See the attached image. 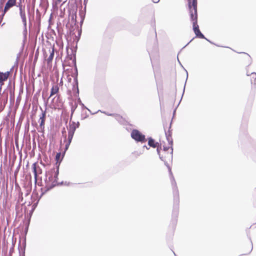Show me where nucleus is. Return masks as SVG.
Returning a JSON list of instances; mask_svg holds the SVG:
<instances>
[{
  "mask_svg": "<svg viewBox=\"0 0 256 256\" xmlns=\"http://www.w3.org/2000/svg\"><path fill=\"white\" fill-rule=\"evenodd\" d=\"M172 186L173 190L174 204L172 212V223L174 226H175L177 222V218L178 214L179 192L174 178L172 177Z\"/></svg>",
  "mask_w": 256,
  "mask_h": 256,
  "instance_id": "1",
  "label": "nucleus"
},
{
  "mask_svg": "<svg viewBox=\"0 0 256 256\" xmlns=\"http://www.w3.org/2000/svg\"><path fill=\"white\" fill-rule=\"evenodd\" d=\"M190 20L192 23L193 30L196 36L200 38L205 39L210 43L214 44L212 42L206 38L200 31L199 26L198 24V14H193L192 12V14H190Z\"/></svg>",
  "mask_w": 256,
  "mask_h": 256,
  "instance_id": "2",
  "label": "nucleus"
},
{
  "mask_svg": "<svg viewBox=\"0 0 256 256\" xmlns=\"http://www.w3.org/2000/svg\"><path fill=\"white\" fill-rule=\"evenodd\" d=\"M59 166L60 164H58V165L56 166V170L55 168H53L50 170L52 174H54L53 178L54 180V181H52L51 186H50L48 190H51L56 186L62 185L63 184V182H61L60 183L58 182V176L59 174Z\"/></svg>",
  "mask_w": 256,
  "mask_h": 256,
  "instance_id": "3",
  "label": "nucleus"
},
{
  "mask_svg": "<svg viewBox=\"0 0 256 256\" xmlns=\"http://www.w3.org/2000/svg\"><path fill=\"white\" fill-rule=\"evenodd\" d=\"M131 137L136 142L144 143L146 141L145 136L137 130H133L132 131Z\"/></svg>",
  "mask_w": 256,
  "mask_h": 256,
  "instance_id": "4",
  "label": "nucleus"
},
{
  "mask_svg": "<svg viewBox=\"0 0 256 256\" xmlns=\"http://www.w3.org/2000/svg\"><path fill=\"white\" fill-rule=\"evenodd\" d=\"M19 9L20 16L22 19L24 27V30L27 32L26 30V18L25 12V7L24 6H22L21 2H20L18 4L17 6Z\"/></svg>",
  "mask_w": 256,
  "mask_h": 256,
  "instance_id": "5",
  "label": "nucleus"
},
{
  "mask_svg": "<svg viewBox=\"0 0 256 256\" xmlns=\"http://www.w3.org/2000/svg\"><path fill=\"white\" fill-rule=\"evenodd\" d=\"M46 178L44 180V182L46 184V186L44 187V192H46L50 190H48V187L51 186L52 183V181H54V179L53 178V174L50 172V171L46 172L45 174Z\"/></svg>",
  "mask_w": 256,
  "mask_h": 256,
  "instance_id": "6",
  "label": "nucleus"
},
{
  "mask_svg": "<svg viewBox=\"0 0 256 256\" xmlns=\"http://www.w3.org/2000/svg\"><path fill=\"white\" fill-rule=\"evenodd\" d=\"M72 62L74 66V70H75V73L74 74L73 77H74V82L76 83V93L74 94L78 98V94H79V89L78 87V68L76 65V56H74V60H72Z\"/></svg>",
  "mask_w": 256,
  "mask_h": 256,
  "instance_id": "7",
  "label": "nucleus"
},
{
  "mask_svg": "<svg viewBox=\"0 0 256 256\" xmlns=\"http://www.w3.org/2000/svg\"><path fill=\"white\" fill-rule=\"evenodd\" d=\"M188 7L189 14H198L197 0H188Z\"/></svg>",
  "mask_w": 256,
  "mask_h": 256,
  "instance_id": "8",
  "label": "nucleus"
},
{
  "mask_svg": "<svg viewBox=\"0 0 256 256\" xmlns=\"http://www.w3.org/2000/svg\"><path fill=\"white\" fill-rule=\"evenodd\" d=\"M14 6H16V0H8V2H6L4 8V10H2V12L1 16H4L5 14L12 8L14 7Z\"/></svg>",
  "mask_w": 256,
  "mask_h": 256,
  "instance_id": "9",
  "label": "nucleus"
},
{
  "mask_svg": "<svg viewBox=\"0 0 256 256\" xmlns=\"http://www.w3.org/2000/svg\"><path fill=\"white\" fill-rule=\"evenodd\" d=\"M33 172L34 174V181L36 182L38 180V176L42 173V168L38 166L36 162H34L32 165Z\"/></svg>",
  "mask_w": 256,
  "mask_h": 256,
  "instance_id": "10",
  "label": "nucleus"
},
{
  "mask_svg": "<svg viewBox=\"0 0 256 256\" xmlns=\"http://www.w3.org/2000/svg\"><path fill=\"white\" fill-rule=\"evenodd\" d=\"M68 137L70 138H73V136L74 135V132L76 130V122H70V121L69 124H68Z\"/></svg>",
  "mask_w": 256,
  "mask_h": 256,
  "instance_id": "11",
  "label": "nucleus"
},
{
  "mask_svg": "<svg viewBox=\"0 0 256 256\" xmlns=\"http://www.w3.org/2000/svg\"><path fill=\"white\" fill-rule=\"evenodd\" d=\"M10 74V72H0V84L1 86L4 84V82L8 80Z\"/></svg>",
  "mask_w": 256,
  "mask_h": 256,
  "instance_id": "12",
  "label": "nucleus"
},
{
  "mask_svg": "<svg viewBox=\"0 0 256 256\" xmlns=\"http://www.w3.org/2000/svg\"><path fill=\"white\" fill-rule=\"evenodd\" d=\"M159 142H156L155 140L153 139L152 138L150 137L148 138V145L150 147L156 148V146H159Z\"/></svg>",
  "mask_w": 256,
  "mask_h": 256,
  "instance_id": "13",
  "label": "nucleus"
},
{
  "mask_svg": "<svg viewBox=\"0 0 256 256\" xmlns=\"http://www.w3.org/2000/svg\"><path fill=\"white\" fill-rule=\"evenodd\" d=\"M64 156V154H63L62 156L60 152H58L56 154V158H55L56 160V166L58 165V164H60V162H62Z\"/></svg>",
  "mask_w": 256,
  "mask_h": 256,
  "instance_id": "14",
  "label": "nucleus"
},
{
  "mask_svg": "<svg viewBox=\"0 0 256 256\" xmlns=\"http://www.w3.org/2000/svg\"><path fill=\"white\" fill-rule=\"evenodd\" d=\"M59 88L58 86H53L50 90V96H52L53 95L57 94L58 92Z\"/></svg>",
  "mask_w": 256,
  "mask_h": 256,
  "instance_id": "15",
  "label": "nucleus"
},
{
  "mask_svg": "<svg viewBox=\"0 0 256 256\" xmlns=\"http://www.w3.org/2000/svg\"><path fill=\"white\" fill-rule=\"evenodd\" d=\"M166 136L168 144L172 146V140L170 132H166Z\"/></svg>",
  "mask_w": 256,
  "mask_h": 256,
  "instance_id": "16",
  "label": "nucleus"
},
{
  "mask_svg": "<svg viewBox=\"0 0 256 256\" xmlns=\"http://www.w3.org/2000/svg\"><path fill=\"white\" fill-rule=\"evenodd\" d=\"M77 102H78V103L79 104L82 106V109L88 110L92 114H95V113H92V112L90 111V110L84 106V104L82 102L80 98L79 97L78 98Z\"/></svg>",
  "mask_w": 256,
  "mask_h": 256,
  "instance_id": "17",
  "label": "nucleus"
},
{
  "mask_svg": "<svg viewBox=\"0 0 256 256\" xmlns=\"http://www.w3.org/2000/svg\"><path fill=\"white\" fill-rule=\"evenodd\" d=\"M69 104L70 105V106L71 112L72 113V114H74V111L76 110V108L78 107V104L76 102H75L74 104H73L72 102H70Z\"/></svg>",
  "mask_w": 256,
  "mask_h": 256,
  "instance_id": "18",
  "label": "nucleus"
},
{
  "mask_svg": "<svg viewBox=\"0 0 256 256\" xmlns=\"http://www.w3.org/2000/svg\"><path fill=\"white\" fill-rule=\"evenodd\" d=\"M54 48H52V50L50 52L48 58L47 59L48 64H50L52 62L54 56Z\"/></svg>",
  "mask_w": 256,
  "mask_h": 256,
  "instance_id": "19",
  "label": "nucleus"
},
{
  "mask_svg": "<svg viewBox=\"0 0 256 256\" xmlns=\"http://www.w3.org/2000/svg\"><path fill=\"white\" fill-rule=\"evenodd\" d=\"M164 164L166 166V167L168 168V171H169V174H170V180H171V183L172 184V181L173 180L172 179V177L174 178L173 175H172V170H171V168L170 167V166L168 164V163L167 162H166V160H164Z\"/></svg>",
  "mask_w": 256,
  "mask_h": 256,
  "instance_id": "20",
  "label": "nucleus"
},
{
  "mask_svg": "<svg viewBox=\"0 0 256 256\" xmlns=\"http://www.w3.org/2000/svg\"><path fill=\"white\" fill-rule=\"evenodd\" d=\"M72 138H70V137L68 138V142L65 145V151L68 149V148L72 142Z\"/></svg>",
  "mask_w": 256,
  "mask_h": 256,
  "instance_id": "21",
  "label": "nucleus"
},
{
  "mask_svg": "<svg viewBox=\"0 0 256 256\" xmlns=\"http://www.w3.org/2000/svg\"><path fill=\"white\" fill-rule=\"evenodd\" d=\"M113 116H114L115 118V119L119 122H121V120L122 118V116L118 114H114V115Z\"/></svg>",
  "mask_w": 256,
  "mask_h": 256,
  "instance_id": "22",
  "label": "nucleus"
},
{
  "mask_svg": "<svg viewBox=\"0 0 256 256\" xmlns=\"http://www.w3.org/2000/svg\"><path fill=\"white\" fill-rule=\"evenodd\" d=\"M80 16L81 18L80 23H82V22L84 20L85 14L82 11H80Z\"/></svg>",
  "mask_w": 256,
  "mask_h": 256,
  "instance_id": "23",
  "label": "nucleus"
},
{
  "mask_svg": "<svg viewBox=\"0 0 256 256\" xmlns=\"http://www.w3.org/2000/svg\"><path fill=\"white\" fill-rule=\"evenodd\" d=\"M46 116V112H42V115L40 116V120H43V121H45Z\"/></svg>",
  "mask_w": 256,
  "mask_h": 256,
  "instance_id": "24",
  "label": "nucleus"
},
{
  "mask_svg": "<svg viewBox=\"0 0 256 256\" xmlns=\"http://www.w3.org/2000/svg\"><path fill=\"white\" fill-rule=\"evenodd\" d=\"M8 94H7L6 96V97L2 100L1 102H4V105L5 106V104L7 103L8 102Z\"/></svg>",
  "mask_w": 256,
  "mask_h": 256,
  "instance_id": "25",
  "label": "nucleus"
},
{
  "mask_svg": "<svg viewBox=\"0 0 256 256\" xmlns=\"http://www.w3.org/2000/svg\"><path fill=\"white\" fill-rule=\"evenodd\" d=\"M102 112V113H104V114H106V115H107V116H113L114 115V114H110V113H108V112H106L102 111V110H98L97 112ZM94 113H95V114H96V112H94Z\"/></svg>",
  "mask_w": 256,
  "mask_h": 256,
  "instance_id": "26",
  "label": "nucleus"
},
{
  "mask_svg": "<svg viewBox=\"0 0 256 256\" xmlns=\"http://www.w3.org/2000/svg\"><path fill=\"white\" fill-rule=\"evenodd\" d=\"M44 122H45V121H43V120H40V128L41 129H42L44 130Z\"/></svg>",
  "mask_w": 256,
  "mask_h": 256,
  "instance_id": "27",
  "label": "nucleus"
},
{
  "mask_svg": "<svg viewBox=\"0 0 256 256\" xmlns=\"http://www.w3.org/2000/svg\"><path fill=\"white\" fill-rule=\"evenodd\" d=\"M156 151H157V153L158 155L160 154V150H161V145L160 144H159V146H156Z\"/></svg>",
  "mask_w": 256,
  "mask_h": 256,
  "instance_id": "28",
  "label": "nucleus"
},
{
  "mask_svg": "<svg viewBox=\"0 0 256 256\" xmlns=\"http://www.w3.org/2000/svg\"><path fill=\"white\" fill-rule=\"evenodd\" d=\"M62 132V136H64V138L66 139V130L64 128H63Z\"/></svg>",
  "mask_w": 256,
  "mask_h": 256,
  "instance_id": "29",
  "label": "nucleus"
},
{
  "mask_svg": "<svg viewBox=\"0 0 256 256\" xmlns=\"http://www.w3.org/2000/svg\"><path fill=\"white\" fill-rule=\"evenodd\" d=\"M72 20H74L75 22H76V12L74 13V12H72Z\"/></svg>",
  "mask_w": 256,
  "mask_h": 256,
  "instance_id": "30",
  "label": "nucleus"
},
{
  "mask_svg": "<svg viewBox=\"0 0 256 256\" xmlns=\"http://www.w3.org/2000/svg\"><path fill=\"white\" fill-rule=\"evenodd\" d=\"M5 0H0V10L2 8V5Z\"/></svg>",
  "mask_w": 256,
  "mask_h": 256,
  "instance_id": "31",
  "label": "nucleus"
},
{
  "mask_svg": "<svg viewBox=\"0 0 256 256\" xmlns=\"http://www.w3.org/2000/svg\"><path fill=\"white\" fill-rule=\"evenodd\" d=\"M4 108V106H3L2 104V102H0V112H1Z\"/></svg>",
  "mask_w": 256,
  "mask_h": 256,
  "instance_id": "32",
  "label": "nucleus"
},
{
  "mask_svg": "<svg viewBox=\"0 0 256 256\" xmlns=\"http://www.w3.org/2000/svg\"><path fill=\"white\" fill-rule=\"evenodd\" d=\"M159 158H160L161 160H162V161H163V162H164V160H164V158L163 157V156H161V155H160V154L159 155Z\"/></svg>",
  "mask_w": 256,
  "mask_h": 256,
  "instance_id": "33",
  "label": "nucleus"
},
{
  "mask_svg": "<svg viewBox=\"0 0 256 256\" xmlns=\"http://www.w3.org/2000/svg\"><path fill=\"white\" fill-rule=\"evenodd\" d=\"M169 148V147H167V146H164L163 148V150L164 151V152H166L167 151Z\"/></svg>",
  "mask_w": 256,
  "mask_h": 256,
  "instance_id": "34",
  "label": "nucleus"
},
{
  "mask_svg": "<svg viewBox=\"0 0 256 256\" xmlns=\"http://www.w3.org/2000/svg\"><path fill=\"white\" fill-rule=\"evenodd\" d=\"M80 124L78 122L76 123V128H78L80 126Z\"/></svg>",
  "mask_w": 256,
  "mask_h": 256,
  "instance_id": "35",
  "label": "nucleus"
},
{
  "mask_svg": "<svg viewBox=\"0 0 256 256\" xmlns=\"http://www.w3.org/2000/svg\"><path fill=\"white\" fill-rule=\"evenodd\" d=\"M171 150H172V152H171V154H170V156L171 158L172 159V152H173V148H172V146H171Z\"/></svg>",
  "mask_w": 256,
  "mask_h": 256,
  "instance_id": "36",
  "label": "nucleus"
},
{
  "mask_svg": "<svg viewBox=\"0 0 256 256\" xmlns=\"http://www.w3.org/2000/svg\"><path fill=\"white\" fill-rule=\"evenodd\" d=\"M72 90H73V91H74L75 90H76V83H74V84L73 85Z\"/></svg>",
  "mask_w": 256,
  "mask_h": 256,
  "instance_id": "37",
  "label": "nucleus"
},
{
  "mask_svg": "<svg viewBox=\"0 0 256 256\" xmlns=\"http://www.w3.org/2000/svg\"><path fill=\"white\" fill-rule=\"evenodd\" d=\"M72 116H73V114H72V113L71 112L70 116V122H72Z\"/></svg>",
  "mask_w": 256,
  "mask_h": 256,
  "instance_id": "38",
  "label": "nucleus"
},
{
  "mask_svg": "<svg viewBox=\"0 0 256 256\" xmlns=\"http://www.w3.org/2000/svg\"><path fill=\"white\" fill-rule=\"evenodd\" d=\"M88 0H84V4L86 5V3L87 2Z\"/></svg>",
  "mask_w": 256,
  "mask_h": 256,
  "instance_id": "39",
  "label": "nucleus"
},
{
  "mask_svg": "<svg viewBox=\"0 0 256 256\" xmlns=\"http://www.w3.org/2000/svg\"><path fill=\"white\" fill-rule=\"evenodd\" d=\"M192 40H190V42H188V44H186V46H185L183 48H185L186 46H188V45L189 44V43H190V42H192Z\"/></svg>",
  "mask_w": 256,
  "mask_h": 256,
  "instance_id": "40",
  "label": "nucleus"
},
{
  "mask_svg": "<svg viewBox=\"0 0 256 256\" xmlns=\"http://www.w3.org/2000/svg\"><path fill=\"white\" fill-rule=\"evenodd\" d=\"M144 148H146L147 150H149V148H148L146 146H144Z\"/></svg>",
  "mask_w": 256,
  "mask_h": 256,
  "instance_id": "41",
  "label": "nucleus"
},
{
  "mask_svg": "<svg viewBox=\"0 0 256 256\" xmlns=\"http://www.w3.org/2000/svg\"><path fill=\"white\" fill-rule=\"evenodd\" d=\"M63 0H57L58 2H60L62 1Z\"/></svg>",
  "mask_w": 256,
  "mask_h": 256,
  "instance_id": "42",
  "label": "nucleus"
},
{
  "mask_svg": "<svg viewBox=\"0 0 256 256\" xmlns=\"http://www.w3.org/2000/svg\"><path fill=\"white\" fill-rule=\"evenodd\" d=\"M186 74H187V77L188 76V72H186ZM188 78H186V79Z\"/></svg>",
  "mask_w": 256,
  "mask_h": 256,
  "instance_id": "43",
  "label": "nucleus"
},
{
  "mask_svg": "<svg viewBox=\"0 0 256 256\" xmlns=\"http://www.w3.org/2000/svg\"><path fill=\"white\" fill-rule=\"evenodd\" d=\"M158 1H159V0H158V1H157V2H156V3H157Z\"/></svg>",
  "mask_w": 256,
  "mask_h": 256,
  "instance_id": "44",
  "label": "nucleus"
},
{
  "mask_svg": "<svg viewBox=\"0 0 256 256\" xmlns=\"http://www.w3.org/2000/svg\"><path fill=\"white\" fill-rule=\"evenodd\" d=\"M88 116H86L84 118H86Z\"/></svg>",
  "mask_w": 256,
  "mask_h": 256,
  "instance_id": "45",
  "label": "nucleus"
},
{
  "mask_svg": "<svg viewBox=\"0 0 256 256\" xmlns=\"http://www.w3.org/2000/svg\"><path fill=\"white\" fill-rule=\"evenodd\" d=\"M2 89V86L0 85V90H1Z\"/></svg>",
  "mask_w": 256,
  "mask_h": 256,
  "instance_id": "46",
  "label": "nucleus"
},
{
  "mask_svg": "<svg viewBox=\"0 0 256 256\" xmlns=\"http://www.w3.org/2000/svg\"><path fill=\"white\" fill-rule=\"evenodd\" d=\"M68 122V120H66V124Z\"/></svg>",
  "mask_w": 256,
  "mask_h": 256,
  "instance_id": "47",
  "label": "nucleus"
},
{
  "mask_svg": "<svg viewBox=\"0 0 256 256\" xmlns=\"http://www.w3.org/2000/svg\"><path fill=\"white\" fill-rule=\"evenodd\" d=\"M256 74V73H254V72H252V74Z\"/></svg>",
  "mask_w": 256,
  "mask_h": 256,
  "instance_id": "48",
  "label": "nucleus"
},
{
  "mask_svg": "<svg viewBox=\"0 0 256 256\" xmlns=\"http://www.w3.org/2000/svg\"><path fill=\"white\" fill-rule=\"evenodd\" d=\"M252 248L250 249V251L251 252L252 250Z\"/></svg>",
  "mask_w": 256,
  "mask_h": 256,
  "instance_id": "49",
  "label": "nucleus"
}]
</instances>
